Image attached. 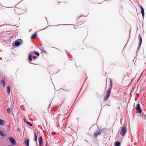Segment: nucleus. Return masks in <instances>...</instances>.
<instances>
[{
	"label": "nucleus",
	"mask_w": 146,
	"mask_h": 146,
	"mask_svg": "<svg viewBox=\"0 0 146 146\" xmlns=\"http://www.w3.org/2000/svg\"><path fill=\"white\" fill-rule=\"evenodd\" d=\"M110 79V87L109 88L108 90L106 91V94L104 97V100L105 101L108 100L109 98L112 87V82L111 80Z\"/></svg>",
	"instance_id": "1"
},
{
	"label": "nucleus",
	"mask_w": 146,
	"mask_h": 146,
	"mask_svg": "<svg viewBox=\"0 0 146 146\" xmlns=\"http://www.w3.org/2000/svg\"><path fill=\"white\" fill-rule=\"evenodd\" d=\"M127 129L125 125H123L120 132V134L122 136H124L127 132Z\"/></svg>",
	"instance_id": "2"
},
{
	"label": "nucleus",
	"mask_w": 146,
	"mask_h": 146,
	"mask_svg": "<svg viewBox=\"0 0 146 146\" xmlns=\"http://www.w3.org/2000/svg\"><path fill=\"white\" fill-rule=\"evenodd\" d=\"M22 42V40L21 39H17L12 44V46L14 47L15 46H19Z\"/></svg>",
	"instance_id": "3"
},
{
	"label": "nucleus",
	"mask_w": 146,
	"mask_h": 146,
	"mask_svg": "<svg viewBox=\"0 0 146 146\" xmlns=\"http://www.w3.org/2000/svg\"><path fill=\"white\" fill-rule=\"evenodd\" d=\"M9 139L10 142L13 145L16 144V142L15 139L13 137H9Z\"/></svg>",
	"instance_id": "4"
},
{
	"label": "nucleus",
	"mask_w": 146,
	"mask_h": 146,
	"mask_svg": "<svg viewBox=\"0 0 146 146\" xmlns=\"http://www.w3.org/2000/svg\"><path fill=\"white\" fill-rule=\"evenodd\" d=\"M39 146H42L43 145V139L42 136L39 137L38 138Z\"/></svg>",
	"instance_id": "5"
},
{
	"label": "nucleus",
	"mask_w": 146,
	"mask_h": 146,
	"mask_svg": "<svg viewBox=\"0 0 146 146\" xmlns=\"http://www.w3.org/2000/svg\"><path fill=\"white\" fill-rule=\"evenodd\" d=\"M136 109L139 113H141L142 112V110L141 108L140 105L139 104H137Z\"/></svg>",
	"instance_id": "6"
},
{
	"label": "nucleus",
	"mask_w": 146,
	"mask_h": 146,
	"mask_svg": "<svg viewBox=\"0 0 146 146\" xmlns=\"http://www.w3.org/2000/svg\"><path fill=\"white\" fill-rule=\"evenodd\" d=\"M139 7L141 10V13L142 15L143 18H144L145 15L144 9L143 7L141 5H139Z\"/></svg>",
	"instance_id": "7"
},
{
	"label": "nucleus",
	"mask_w": 146,
	"mask_h": 146,
	"mask_svg": "<svg viewBox=\"0 0 146 146\" xmlns=\"http://www.w3.org/2000/svg\"><path fill=\"white\" fill-rule=\"evenodd\" d=\"M29 139H25L23 143V144L27 146H29Z\"/></svg>",
	"instance_id": "8"
},
{
	"label": "nucleus",
	"mask_w": 146,
	"mask_h": 146,
	"mask_svg": "<svg viewBox=\"0 0 146 146\" xmlns=\"http://www.w3.org/2000/svg\"><path fill=\"white\" fill-rule=\"evenodd\" d=\"M138 39L139 40V46H140L142 42V38L141 36V35L140 34H139L138 35Z\"/></svg>",
	"instance_id": "9"
},
{
	"label": "nucleus",
	"mask_w": 146,
	"mask_h": 146,
	"mask_svg": "<svg viewBox=\"0 0 146 146\" xmlns=\"http://www.w3.org/2000/svg\"><path fill=\"white\" fill-rule=\"evenodd\" d=\"M101 133V132H100V130L94 133V135L95 137H97L98 135H100Z\"/></svg>",
	"instance_id": "10"
},
{
	"label": "nucleus",
	"mask_w": 146,
	"mask_h": 146,
	"mask_svg": "<svg viewBox=\"0 0 146 146\" xmlns=\"http://www.w3.org/2000/svg\"><path fill=\"white\" fill-rule=\"evenodd\" d=\"M0 83L1 84H2V85L3 86V87H5V83L4 80H1Z\"/></svg>",
	"instance_id": "11"
},
{
	"label": "nucleus",
	"mask_w": 146,
	"mask_h": 146,
	"mask_svg": "<svg viewBox=\"0 0 146 146\" xmlns=\"http://www.w3.org/2000/svg\"><path fill=\"white\" fill-rule=\"evenodd\" d=\"M121 143L120 142L117 141L115 142L114 146H120Z\"/></svg>",
	"instance_id": "12"
},
{
	"label": "nucleus",
	"mask_w": 146,
	"mask_h": 146,
	"mask_svg": "<svg viewBox=\"0 0 146 146\" xmlns=\"http://www.w3.org/2000/svg\"><path fill=\"white\" fill-rule=\"evenodd\" d=\"M34 140L36 141H37V135L36 133L35 132H34Z\"/></svg>",
	"instance_id": "13"
},
{
	"label": "nucleus",
	"mask_w": 146,
	"mask_h": 146,
	"mask_svg": "<svg viewBox=\"0 0 146 146\" xmlns=\"http://www.w3.org/2000/svg\"><path fill=\"white\" fill-rule=\"evenodd\" d=\"M7 92L9 94L10 92V88L9 86H7L6 88Z\"/></svg>",
	"instance_id": "14"
},
{
	"label": "nucleus",
	"mask_w": 146,
	"mask_h": 146,
	"mask_svg": "<svg viewBox=\"0 0 146 146\" xmlns=\"http://www.w3.org/2000/svg\"><path fill=\"white\" fill-rule=\"evenodd\" d=\"M141 115L142 116V118L146 120V115L144 113H143V112L141 114Z\"/></svg>",
	"instance_id": "15"
},
{
	"label": "nucleus",
	"mask_w": 146,
	"mask_h": 146,
	"mask_svg": "<svg viewBox=\"0 0 146 146\" xmlns=\"http://www.w3.org/2000/svg\"><path fill=\"white\" fill-rule=\"evenodd\" d=\"M0 135L1 136L4 137L6 136V134H4L3 131H0Z\"/></svg>",
	"instance_id": "16"
},
{
	"label": "nucleus",
	"mask_w": 146,
	"mask_h": 146,
	"mask_svg": "<svg viewBox=\"0 0 146 146\" xmlns=\"http://www.w3.org/2000/svg\"><path fill=\"white\" fill-rule=\"evenodd\" d=\"M36 34L35 33L32 35L31 36V39H33L35 38L36 37Z\"/></svg>",
	"instance_id": "17"
},
{
	"label": "nucleus",
	"mask_w": 146,
	"mask_h": 146,
	"mask_svg": "<svg viewBox=\"0 0 146 146\" xmlns=\"http://www.w3.org/2000/svg\"><path fill=\"white\" fill-rule=\"evenodd\" d=\"M28 59L29 61H31L32 60V55L31 54H30L28 57Z\"/></svg>",
	"instance_id": "18"
},
{
	"label": "nucleus",
	"mask_w": 146,
	"mask_h": 146,
	"mask_svg": "<svg viewBox=\"0 0 146 146\" xmlns=\"http://www.w3.org/2000/svg\"><path fill=\"white\" fill-rule=\"evenodd\" d=\"M5 121L3 119H0V125H2L4 124Z\"/></svg>",
	"instance_id": "19"
},
{
	"label": "nucleus",
	"mask_w": 146,
	"mask_h": 146,
	"mask_svg": "<svg viewBox=\"0 0 146 146\" xmlns=\"http://www.w3.org/2000/svg\"><path fill=\"white\" fill-rule=\"evenodd\" d=\"M25 122L27 123V125H29L31 127L32 126V124L30 122H29L28 121H25Z\"/></svg>",
	"instance_id": "20"
},
{
	"label": "nucleus",
	"mask_w": 146,
	"mask_h": 146,
	"mask_svg": "<svg viewBox=\"0 0 146 146\" xmlns=\"http://www.w3.org/2000/svg\"><path fill=\"white\" fill-rule=\"evenodd\" d=\"M34 53L35 54H36V55H37L38 56H39V55H40V54H39V53L37 51H35L34 52Z\"/></svg>",
	"instance_id": "21"
},
{
	"label": "nucleus",
	"mask_w": 146,
	"mask_h": 146,
	"mask_svg": "<svg viewBox=\"0 0 146 146\" xmlns=\"http://www.w3.org/2000/svg\"><path fill=\"white\" fill-rule=\"evenodd\" d=\"M7 111L8 113H10L11 112V109L10 108H8L7 109Z\"/></svg>",
	"instance_id": "22"
},
{
	"label": "nucleus",
	"mask_w": 146,
	"mask_h": 146,
	"mask_svg": "<svg viewBox=\"0 0 146 146\" xmlns=\"http://www.w3.org/2000/svg\"><path fill=\"white\" fill-rule=\"evenodd\" d=\"M33 59H36L37 58V57L35 56H33Z\"/></svg>",
	"instance_id": "23"
},
{
	"label": "nucleus",
	"mask_w": 146,
	"mask_h": 146,
	"mask_svg": "<svg viewBox=\"0 0 146 146\" xmlns=\"http://www.w3.org/2000/svg\"><path fill=\"white\" fill-rule=\"evenodd\" d=\"M41 50L43 52H46V51H45V50H43V49H41Z\"/></svg>",
	"instance_id": "24"
},
{
	"label": "nucleus",
	"mask_w": 146,
	"mask_h": 146,
	"mask_svg": "<svg viewBox=\"0 0 146 146\" xmlns=\"http://www.w3.org/2000/svg\"><path fill=\"white\" fill-rule=\"evenodd\" d=\"M17 131H20V129L19 128H18L17 129Z\"/></svg>",
	"instance_id": "25"
},
{
	"label": "nucleus",
	"mask_w": 146,
	"mask_h": 146,
	"mask_svg": "<svg viewBox=\"0 0 146 146\" xmlns=\"http://www.w3.org/2000/svg\"><path fill=\"white\" fill-rule=\"evenodd\" d=\"M23 120H24V121H25H25H26V120H26V119H25V118H24L23 119Z\"/></svg>",
	"instance_id": "26"
},
{
	"label": "nucleus",
	"mask_w": 146,
	"mask_h": 146,
	"mask_svg": "<svg viewBox=\"0 0 146 146\" xmlns=\"http://www.w3.org/2000/svg\"><path fill=\"white\" fill-rule=\"evenodd\" d=\"M8 146H13V145H9Z\"/></svg>",
	"instance_id": "27"
},
{
	"label": "nucleus",
	"mask_w": 146,
	"mask_h": 146,
	"mask_svg": "<svg viewBox=\"0 0 146 146\" xmlns=\"http://www.w3.org/2000/svg\"><path fill=\"white\" fill-rule=\"evenodd\" d=\"M140 46H139H139L137 48V49H139V48Z\"/></svg>",
	"instance_id": "28"
},
{
	"label": "nucleus",
	"mask_w": 146,
	"mask_h": 146,
	"mask_svg": "<svg viewBox=\"0 0 146 146\" xmlns=\"http://www.w3.org/2000/svg\"><path fill=\"white\" fill-rule=\"evenodd\" d=\"M45 146H47V143L46 144Z\"/></svg>",
	"instance_id": "29"
},
{
	"label": "nucleus",
	"mask_w": 146,
	"mask_h": 146,
	"mask_svg": "<svg viewBox=\"0 0 146 146\" xmlns=\"http://www.w3.org/2000/svg\"><path fill=\"white\" fill-rule=\"evenodd\" d=\"M137 100V99H135V100Z\"/></svg>",
	"instance_id": "30"
},
{
	"label": "nucleus",
	"mask_w": 146,
	"mask_h": 146,
	"mask_svg": "<svg viewBox=\"0 0 146 146\" xmlns=\"http://www.w3.org/2000/svg\"><path fill=\"white\" fill-rule=\"evenodd\" d=\"M145 64H146V62L145 63Z\"/></svg>",
	"instance_id": "31"
}]
</instances>
